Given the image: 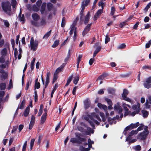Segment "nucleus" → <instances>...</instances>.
<instances>
[{"instance_id": "f257e3e1", "label": "nucleus", "mask_w": 151, "mask_h": 151, "mask_svg": "<svg viewBox=\"0 0 151 151\" xmlns=\"http://www.w3.org/2000/svg\"><path fill=\"white\" fill-rule=\"evenodd\" d=\"M1 7L4 11L5 12L11 11V4L9 1L2 2Z\"/></svg>"}, {"instance_id": "f03ea898", "label": "nucleus", "mask_w": 151, "mask_h": 151, "mask_svg": "<svg viewBox=\"0 0 151 151\" xmlns=\"http://www.w3.org/2000/svg\"><path fill=\"white\" fill-rule=\"evenodd\" d=\"M38 42L37 40H35L34 41V39L33 37H32L30 41V47L31 50L33 51H35L37 48L38 44Z\"/></svg>"}, {"instance_id": "7ed1b4c3", "label": "nucleus", "mask_w": 151, "mask_h": 151, "mask_svg": "<svg viewBox=\"0 0 151 151\" xmlns=\"http://www.w3.org/2000/svg\"><path fill=\"white\" fill-rule=\"evenodd\" d=\"M86 139L85 138L77 137V138H72L70 139V142L73 143H77L79 144H82V142H86Z\"/></svg>"}, {"instance_id": "20e7f679", "label": "nucleus", "mask_w": 151, "mask_h": 151, "mask_svg": "<svg viewBox=\"0 0 151 151\" xmlns=\"http://www.w3.org/2000/svg\"><path fill=\"white\" fill-rule=\"evenodd\" d=\"M92 24V23L88 24L85 27L82 32L83 36H84L90 31Z\"/></svg>"}, {"instance_id": "39448f33", "label": "nucleus", "mask_w": 151, "mask_h": 151, "mask_svg": "<svg viewBox=\"0 0 151 151\" xmlns=\"http://www.w3.org/2000/svg\"><path fill=\"white\" fill-rule=\"evenodd\" d=\"M114 110L118 112V113L119 114H120L122 111V107L118 104L116 105H115L114 107Z\"/></svg>"}, {"instance_id": "423d86ee", "label": "nucleus", "mask_w": 151, "mask_h": 151, "mask_svg": "<svg viewBox=\"0 0 151 151\" xmlns=\"http://www.w3.org/2000/svg\"><path fill=\"white\" fill-rule=\"evenodd\" d=\"M149 132L146 133L145 132H143L140 133L139 135L141 137L140 139L142 140H145Z\"/></svg>"}, {"instance_id": "0eeeda50", "label": "nucleus", "mask_w": 151, "mask_h": 151, "mask_svg": "<svg viewBox=\"0 0 151 151\" xmlns=\"http://www.w3.org/2000/svg\"><path fill=\"white\" fill-rule=\"evenodd\" d=\"M90 0H85L83 1L81 4V7L82 9L81 11L84 12V10L85 9V6H87L89 3Z\"/></svg>"}, {"instance_id": "6e6552de", "label": "nucleus", "mask_w": 151, "mask_h": 151, "mask_svg": "<svg viewBox=\"0 0 151 151\" xmlns=\"http://www.w3.org/2000/svg\"><path fill=\"white\" fill-rule=\"evenodd\" d=\"M140 105L139 103H138L137 105H134L132 106V109L136 111L137 114H138L140 111Z\"/></svg>"}, {"instance_id": "1a4fd4ad", "label": "nucleus", "mask_w": 151, "mask_h": 151, "mask_svg": "<svg viewBox=\"0 0 151 151\" xmlns=\"http://www.w3.org/2000/svg\"><path fill=\"white\" fill-rule=\"evenodd\" d=\"M47 114L46 113H44L43 114L40 119V124H42L45 122L47 118Z\"/></svg>"}, {"instance_id": "9d476101", "label": "nucleus", "mask_w": 151, "mask_h": 151, "mask_svg": "<svg viewBox=\"0 0 151 151\" xmlns=\"http://www.w3.org/2000/svg\"><path fill=\"white\" fill-rule=\"evenodd\" d=\"M83 126H84L85 127H86L87 129L88 130V132L86 131L85 133L86 135H88L90 134V133H93L94 132V131L90 127H87V126L85 124H83Z\"/></svg>"}, {"instance_id": "9b49d317", "label": "nucleus", "mask_w": 151, "mask_h": 151, "mask_svg": "<svg viewBox=\"0 0 151 151\" xmlns=\"http://www.w3.org/2000/svg\"><path fill=\"white\" fill-rule=\"evenodd\" d=\"M90 13L89 12H88L87 13L85 17V19L84 20V24L85 25L87 24L90 19Z\"/></svg>"}, {"instance_id": "f8f14e48", "label": "nucleus", "mask_w": 151, "mask_h": 151, "mask_svg": "<svg viewBox=\"0 0 151 151\" xmlns=\"http://www.w3.org/2000/svg\"><path fill=\"white\" fill-rule=\"evenodd\" d=\"M108 76L107 73H103L100 76H99L97 79V81L99 80L102 81L104 79V78H106Z\"/></svg>"}, {"instance_id": "ddd939ff", "label": "nucleus", "mask_w": 151, "mask_h": 151, "mask_svg": "<svg viewBox=\"0 0 151 151\" xmlns=\"http://www.w3.org/2000/svg\"><path fill=\"white\" fill-rule=\"evenodd\" d=\"M32 17L34 21H38L40 19V16L36 13L32 14Z\"/></svg>"}, {"instance_id": "4468645a", "label": "nucleus", "mask_w": 151, "mask_h": 151, "mask_svg": "<svg viewBox=\"0 0 151 151\" xmlns=\"http://www.w3.org/2000/svg\"><path fill=\"white\" fill-rule=\"evenodd\" d=\"M143 85L145 88L147 89H149L151 87V83L149 82L146 80L144 82Z\"/></svg>"}, {"instance_id": "2eb2a0df", "label": "nucleus", "mask_w": 151, "mask_h": 151, "mask_svg": "<svg viewBox=\"0 0 151 151\" xmlns=\"http://www.w3.org/2000/svg\"><path fill=\"white\" fill-rule=\"evenodd\" d=\"M29 106H28L25 109L23 113V115H24V116L27 117L28 115L29 114Z\"/></svg>"}, {"instance_id": "dca6fc26", "label": "nucleus", "mask_w": 151, "mask_h": 151, "mask_svg": "<svg viewBox=\"0 0 151 151\" xmlns=\"http://www.w3.org/2000/svg\"><path fill=\"white\" fill-rule=\"evenodd\" d=\"M46 6V4L45 3H43L42 4L40 9L41 13L42 14H43L45 9Z\"/></svg>"}, {"instance_id": "f3484780", "label": "nucleus", "mask_w": 151, "mask_h": 151, "mask_svg": "<svg viewBox=\"0 0 151 151\" xmlns=\"http://www.w3.org/2000/svg\"><path fill=\"white\" fill-rule=\"evenodd\" d=\"M44 108V106L43 104H41L40 106V109L38 113L37 116H40L42 114L43 111V109Z\"/></svg>"}, {"instance_id": "a211bd4d", "label": "nucleus", "mask_w": 151, "mask_h": 151, "mask_svg": "<svg viewBox=\"0 0 151 151\" xmlns=\"http://www.w3.org/2000/svg\"><path fill=\"white\" fill-rule=\"evenodd\" d=\"M8 74L7 73L0 75V77L1 81H4L8 77Z\"/></svg>"}, {"instance_id": "6ab92c4d", "label": "nucleus", "mask_w": 151, "mask_h": 151, "mask_svg": "<svg viewBox=\"0 0 151 151\" xmlns=\"http://www.w3.org/2000/svg\"><path fill=\"white\" fill-rule=\"evenodd\" d=\"M84 108L85 109H88L90 105V103L88 100H86L84 102Z\"/></svg>"}, {"instance_id": "aec40b11", "label": "nucleus", "mask_w": 151, "mask_h": 151, "mask_svg": "<svg viewBox=\"0 0 151 151\" xmlns=\"http://www.w3.org/2000/svg\"><path fill=\"white\" fill-rule=\"evenodd\" d=\"M73 78V75H72L69 76L67 79V82L65 85V86H68L71 81Z\"/></svg>"}, {"instance_id": "412c9836", "label": "nucleus", "mask_w": 151, "mask_h": 151, "mask_svg": "<svg viewBox=\"0 0 151 151\" xmlns=\"http://www.w3.org/2000/svg\"><path fill=\"white\" fill-rule=\"evenodd\" d=\"M37 21L31 20V23L32 25L37 27H39L40 26V24L37 22Z\"/></svg>"}, {"instance_id": "4be33fe9", "label": "nucleus", "mask_w": 151, "mask_h": 151, "mask_svg": "<svg viewBox=\"0 0 151 151\" xmlns=\"http://www.w3.org/2000/svg\"><path fill=\"white\" fill-rule=\"evenodd\" d=\"M7 53V50L6 48H4L1 51V53L2 56H5Z\"/></svg>"}, {"instance_id": "5701e85b", "label": "nucleus", "mask_w": 151, "mask_h": 151, "mask_svg": "<svg viewBox=\"0 0 151 151\" xmlns=\"http://www.w3.org/2000/svg\"><path fill=\"white\" fill-rule=\"evenodd\" d=\"M139 125V122H137L135 124L132 123L130 125L132 129L136 128Z\"/></svg>"}, {"instance_id": "b1692460", "label": "nucleus", "mask_w": 151, "mask_h": 151, "mask_svg": "<svg viewBox=\"0 0 151 151\" xmlns=\"http://www.w3.org/2000/svg\"><path fill=\"white\" fill-rule=\"evenodd\" d=\"M84 12L81 11L80 13V20L81 22H83L84 21Z\"/></svg>"}, {"instance_id": "393cba45", "label": "nucleus", "mask_w": 151, "mask_h": 151, "mask_svg": "<svg viewBox=\"0 0 151 151\" xmlns=\"http://www.w3.org/2000/svg\"><path fill=\"white\" fill-rule=\"evenodd\" d=\"M25 102V99H23L20 104L19 107V108L21 109H23L24 107V106Z\"/></svg>"}, {"instance_id": "a878e982", "label": "nucleus", "mask_w": 151, "mask_h": 151, "mask_svg": "<svg viewBox=\"0 0 151 151\" xmlns=\"http://www.w3.org/2000/svg\"><path fill=\"white\" fill-rule=\"evenodd\" d=\"M60 41L59 40H56L54 41L53 44L52 45V47L53 48L56 47L59 44Z\"/></svg>"}, {"instance_id": "bb28decb", "label": "nucleus", "mask_w": 151, "mask_h": 151, "mask_svg": "<svg viewBox=\"0 0 151 151\" xmlns=\"http://www.w3.org/2000/svg\"><path fill=\"white\" fill-rule=\"evenodd\" d=\"M51 30H50L46 33L44 36L43 38L47 39L50 36L51 33Z\"/></svg>"}, {"instance_id": "cd10ccee", "label": "nucleus", "mask_w": 151, "mask_h": 151, "mask_svg": "<svg viewBox=\"0 0 151 151\" xmlns=\"http://www.w3.org/2000/svg\"><path fill=\"white\" fill-rule=\"evenodd\" d=\"M35 58H34L31 62L30 64V68L31 70H33L34 69V66L35 65Z\"/></svg>"}, {"instance_id": "c85d7f7f", "label": "nucleus", "mask_w": 151, "mask_h": 151, "mask_svg": "<svg viewBox=\"0 0 151 151\" xmlns=\"http://www.w3.org/2000/svg\"><path fill=\"white\" fill-rule=\"evenodd\" d=\"M79 76L78 75L76 76L74 78L73 81V83L75 85L77 84L79 81Z\"/></svg>"}, {"instance_id": "c756f323", "label": "nucleus", "mask_w": 151, "mask_h": 151, "mask_svg": "<svg viewBox=\"0 0 151 151\" xmlns=\"http://www.w3.org/2000/svg\"><path fill=\"white\" fill-rule=\"evenodd\" d=\"M141 112L143 114V116L144 118H145L147 117L149 113L147 111L142 110Z\"/></svg>"}, {"instance_id": "7c9ffc66", "label": "nucleus", "mask_w": 151, "mask_h": 151, "mask_svg": "<svg viewBox=\"0 0 151 151\" xmlns=\"http://www.w3.org/2000/svg\"><path fill=\"white\" fill-rule=\"evenodd\" d=\"M66 23V21L65 17H63L62 18V22L61 23V27H64Z\"/></svg>"}, {"instance_id": "2f4dec72", "label": "nucleus", "mask_w": 151, "mask_h": 151, "mask_svg": "<svg viewBox=\"0 0 151 151\" xmlns=\"http://www.w3.org/2000/svg\"><path fill=\"white\" fill-rule=\"evenodd\" d=\"M78 16L74 20L71 26L75 27V26L77 24V23L78 20Z\"/></svg>"}, {"instance_id": "473e14b6", "label": "nucleus", "mask_w": 151, "mask_h": 151, "mask_svg": "<svg viewBox=\"0 0 151 151\" xmlns=\"http://www.w3.org/2000/svg\"><path fill=\"white\" fill-rule=\"evenodd\" d=\"M58 78V75L56 73H54L53 75V79L52 81V83L53 84L57 81Z\"/></svg>"}, {"instance_id": "72a5a7b5", "label": "nucleus", "mask_w": 151, "mask_h": 151, "mask_svg": "<svg viewBox=\"0 0 151 151\" xmlns=\"http://www.w3.org/2000/svg\"><path fill=\"white\" fill-rule=\"evenodd\" d=\"M47 7L48 10L50 11L53 8V5L50 3H48L47 4Z\"/></svg>"}, {"instance_id": "f704fd0d", "label": "nucleus", "mask_w": 151, "mask_h": 151, "mask_svg": "<svg viewBox=\"0 0 151 151\" xmlns=\"http://www.w3.org/2000/svg\"><path fill=\"white\" fill-rule=\"evenodd\" d=\"M6 83H2L0 84V88L1 90H4L6 88Z\"/></svg>"}, {"instance_id": "c9c22d12", "label": "nucleus", "mask_w": 151, "mask_h": 151, "mask_svg": "<svg viewBox=\"0 0 151 151\" xmlns=\"http://www.w3.org/2000/svg\"><path fill=\"white\" fill-rule=\"evenodd\" d=\"M132 129H131V127L130 126V125H129V126L127 127L124 130V132H123L124 134V135H126L127 133V132H126L128 131V130H129Z\"/></svg>"}, {"instance_id": "e433bc0d", "label": "nucleus", "mask_w": 151, "mask_h": 151, "mask_svg": "<svg viewBox=\"0 0 151 151\" xmlns=\"http://www.w3.org/2000/svg\"><path fill=\"white\" fill-rule=\"evenodd\" d=\"M151 6V2H150L147 4V6L145 7L144 9V10L146 12L148 11V9L150 8Z\"/></svg>"}, {"instance_id": "4c0bfd02", "label": "nucleus", "mask_w": 151, "mask_h": 151, "mask_svg": "<svg viewBox=\"0 0 151 151\" xmlns=\"http://www.w3.org/2000/svg\"><path fill=\"white\" fill-rule=\"evenodd\" d=\"M129 92L126 89H124L123 90V93L122 94V97H124V96H127Z\"/></svg>"}, {"instance_id": "58836bf2", "label": "nucleus", "mask_w": 151, "mask_h": 151, "mask_svg": "<svg viewBox=\"0 0 151 151\" xmlns=\"http://www.w3.org/2000/svg\"><path fill=\"white\" fill-rule=\"evenodd\" d=\"M32 81L31 80H30L28 81H27V83L26 84V87L25 88V90H27L29 88V84H31V83Z\"/></svg>"}, {"instance_id": "ea45409f", "label": "nucleus", "mask_w": 151, "mask_h": 151, "mask_svg": "<svg viewBox=\"0 0 151 151\" xmlns=\"http://www.w3.org/2000/svg\"><path fill=\"white\" fill-rule=\"evenodd\" d=\"M82 58V55H79L78 56L77 61V67L78 68L80 61L81 60Z\"/></svg>"}, {"instance_id": "a19ab883", "label": "nucleus", "mask_w": 151, "mask_h": 151, "mask_svg": "<svg viewBox=\"0 0 151 151\" xmlns=\"http://www.w3.org/2000/svg\"><path fill=\"white\" fill-rule=\"evenodd\" d=\"M35 139H31L30 143V149L32 150L33 147Z\"/></svg>"}, {"instance_id": "79ce46f5", "label": "nucleus", "mask_w": 151, "mask_h": 151, "mask_svg": "<svg viewBox=\"0 0 151 151\" xmlns=\"http://www.w3.org/2000/svg\"><path fill=\"white\" fill-rule=\"evenodd\" d=\"M17 4V2L16 0H12L11 4L13 8H14L15 7Z\"/></svg>"}, {"instance_id": "37998d69", "label": "nucleus", "mask_w": 151, "mask_h": 151, "mask_svg": "<svg viewBox=\"0 0 151 151\" xmlns=\"http://www.w3.org/2000/svg\"><path fill=\"white\" fill-rule=\"evenodd\" d=\"M40 87V84L39 82L35 83L34 90H35L36 89H39Z\"/></svg>"}, {"instance_id": "c03bdc74", "label": "nucleus", "mask_w": 151, "mask_h": 151, "mask_svg": "<svg viewBox=\"0 0 151 151\" xmlns=\"http://www.w3.org/2000/svg\"><path fill=\"white\" fill-rule=\"evenodd\" d=\"M126 47V45L124 43H123L120 45L118 48V49H124Z\"/></svg>"}, {"instance_id": "a18cd8bd", "label": "nucleus", "mask_w": 151, "mask_h": 151, "mask_svg": "<svg viewBox=\"0 0 151 151\" xmlns=\"http://www.w3.org/2000/svg\"><path fill=\"white\" fill-rule=\"evenodd\" d=\"M35 102H37L38 101V96L37 94V91L36 90L35 91Z\"/></svg>"}, {"instance_id": "49530a36", "label": "nucleus", "mask_w": 151, "mask_h": 151, "mask_svg": "<svg viewBox=\"0 0 151 151\" xmlns=\"http://www.w3.org/2000/svg\"><path fill=\"white\" fill-rule=\"evenodd\" d=\"M27 141H26L24 142L23 146L22 151H26L27 145Z\"/></svg>"}, {"instance_id": "de8ad7c7", "label": "nucleus", "mask_w": 151, "mask_h": 151, "mask_svg": "<svg viewBox=\"0 0 151 151\" xmlns=\"http://www.w3.org/2000/svg\"><path fill=\"white\" fill-rule=\"evenodd\" d=\"M115 12V9L114 6H112L111 7V12L110 13V15L111 16L114 15V13Z\"/></svg>"}, {"instance_id": "09e8293b", "label": "nucleus", "mask_w": 151, "mask_h": 151, "mask_svg": "<svg viewBox=\"0 0 151 151\" xmlns=\"http://www.w3.org/2000/svg\"><path fill=\"white\" fill-rule=\"evenodd\" d=\"M124 97H122L123 100L127 101L131 103L132 101L129 98L125 96H124Z\"/></svg>"}, {"instance_id": "8fccbe9b", "label": "nucleus", "mask_w": 151, "mask_h": 151, "mask_svg": "<svg viewBox=\"0 0 151 151\" xmlns=\"http://www.w3.org/2000/svg\"><path fill=\"white\" fill-rule=\"evenodd\" d=\"M149 102L148 101V100L147 99L146 102L145 104V105L146 109H149L150 107V105L149 104Z\"/></svg>"}, {"instance_id": "3c124183", "label": "nucleus", "mask_w": 151, "mask_h": 151, "mask_svg": "<svg viewBox=\"0 0 151 151\" xmlns=\"http://www.w3.org/2000/svg\"><path fill=\"white\" fill-rule=\"evenodd\" d=\"M19 18L20 20L21 21L23 22L24 23L25 21V19L24 18V14L22 15V16H20V17H19Z\"/></svg>"}, {"instance_id": "603ef678", "label": "nucleus", "mask_w": 151, "mask_h": 151, "mask_svg": "<svg viewBox=\"0 0 151 151\" xmlns=\"http://www.w3.org/2000/svg\"><path fill=\"white\" fill-rule=\"evenodd\" d=\"M144 125L143 124H141V126H139L137 129L135 130L137 131V133H138V132L139 131H140L142 130L143 129V127H144Z\"/></svg>"}, {"instance_id": "864d4df0", "label": "nucleus", "mask_w": 151, "mask_h": 151, "mask_svg": "<svg viewBox=\"0 0 151 151\" xmlns=\"http://www.w3.org/2000/svg\"><path fill=\"white\" fill-rule=\"evenodd\" d=\"M45 20V19H42L40 21V26H44L45 24H46Z\"/></svg>"}, {"instance_id": "5fc2aeb1", "label": "nucleus", "mask_w": 151, "mask_h": 151, "mask_svg": "<svg viewBox=\"0 0 151 151\" xmlns=\"http://www.w3.org/2000/svg\"><path fill=\"white\" fill-rule=\"evenodd\" d=\"M137 132L136 130H132L129 133V135H130L131 136H132L134 134H137Z\"/></svg>"}, {"instance_id": "6e6d98bb", "label": "nucleus", "mask_w": 151, "mask_h": 151, "mask_svg": "<svg viewBox=\"0 0 151 151\" xmlns=\"http://www.w3.org/2000/svg\"><path fill=\"white\" fill-rule=\"evenodd\" d=\"M50 72H48L46 75V81H50Z\"/></svg>"}, {"instance_id": "4d7b16f0", "label": "nucleus", "mask_w": 151, "mask_h": 151, "mask_svg": "<svg viewBox=\"0 0 151 151\" xmlns=\"http://www.w3.org/2000/svg\"><path fill=\"white\" fill-rule=\"evenodd\" d=\"M110 41V38L108 35H106L105 37V43L107 44Z\"/></svg>"}, {"instance_id": "13d9d810", "label": "nucleus", "mask_w": 151, "mask_h": 151, "mask_svg": "<svg viewBox=\"0 0 151 151\" xmlns=\"http://www.w3.org/2000/svg\"><path fill=\"white\" fill-rule=\"evenodd\" d=\"M35 123L34 122H30L29 127V129L30 130H31L32 129Z\"/></svg>"}, {"instance_id": "bf43d9fd", "label": "nucleus", "mask_w": 151, "mask_h": 151, "mask_svg": "<svg viewBox=\"0 0 151 151\" xmlns=\"http://www.w3.org/2000/svg\"><path fill=\"white\" fill-rule=\"evenodd\" d=\"M12 79L10 80L9 86L8 87V89L9 90L13 87V85L12 83Z\"/></svg>"}, {"instance_id": "052dcab7", "label": "nucleus", "mask_w": 151, "mask_h": 151, "mask_svg": "<svg viewBox=\"0 0 151 151\" xmlns=\"http://www.w3.org/2000/svg\"><path fill=\"white\" fill-rule=\"evenodd\" d=\"M90 125L92 127V129H95V126L93 122V121L90 120L88 122Z\"/></svg>"}, {"instance_id": "680f3d73", "label": "nucleus", "mask_w": 151, "mask_h": 151, "mask_svg": "<svg viewBox=\"0 0 151 151\" xmlns=\"http://www.w3.org/2000/svg\"><path fill=\"white\" fill-rule=\"evenodd\" d=\"M75 28V29L76 30V28H75V27H74L71 26V29L70 30V33H69L70 35H72L73 34V31H74V30Z\"/></svg>"}, {"instance_id": "e2e57ef3", "label": "nucleus", "mask_w": 151, "mask_h": 151, "mask_svg": "<svg viewBox=\"0 0 151 151\" xmlns=\"http://www.w3.org/2000/svg\"><path fill=\"white\" fill-rule=\"evenodd\" d=\"M127 21L125 22H123L120 23L119 24V27L121 28H123L124 26L126 25V22Z\"/></svg>"}, {"instance_id": "0e129e2a", "label": "nucleus", "mask_w": 151, "mask_h": 151, "mask_svg": "<svg viewBox=\"0 0 151 151\" xmlns=\"http://www.w3.org/2000/svg\"><path fill=\"white\" fill-rule=\"evenodd\" d=\"M151 44V39L149 40L148 43L146 44L145 47L148 48L150 47Z\"/></svg>"}, {"instance_id": "69168bd1", "label": "nucleus", "mask_w": 151, "mask_h": 151, "mask_svg": "<svg viewBox=\"0 0 151 151\" xmlns=\"http://www.w3.org/2000/svg\"><path fill=\"white\" fill-rule=\"evenodd\" d=\"M4 42V39H1L0 40V48L2 47L3 46Z\"/></svg>"}, {"instance_id": "338daca9", "label": "nucleus", "mask_w": 151, "mask_h": 151, "mask_svg": "<svg viewBox=\"0 0 151 151\" xmlns=\"http://www.w3.org/2000/svg\"><path fill=\"white\" fill-rule=\"evenodd\" d=\"M135 149L136 151H140L141 149V146L139 145L136 146L135 147Z\"/></svg>"}, {"instance_id": "774afa93", "label": "nucleus", "mask_w": 151, "mask_h": 151, "mask_svg": "<svg viewBox=\"0 0 151 151\" xmlns=\"http://www.w3.org/2000/svg\"><path fill=\"white\" fill-rule=\"evenodd\" d=\"M5 62V59L3 56H2L0 58V63H3Z\"/></svg>"}]
</instances>
